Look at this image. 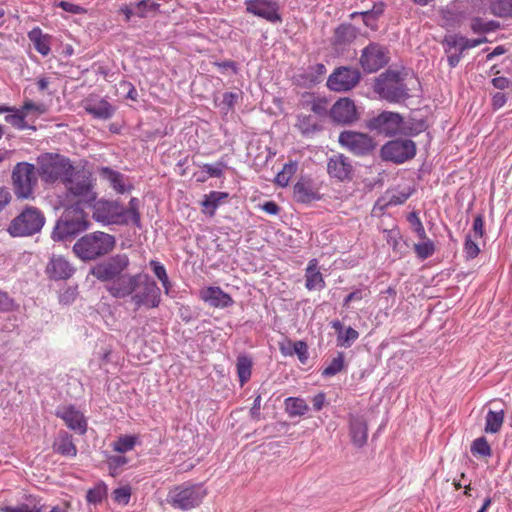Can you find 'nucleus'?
Segmentation results:
<instances>
[{
    "label": "nucleus",
    "mask_w": 512,
    "mask_h": 512,
    "mask_svg": "<svg viewBox=\"0 0 512 512\" xmlns=\"http://www.w3.org/2000/svg\"><path fill=\"white\" fill-rule=\"evenodd\" d=\"M130 266L126 253L115 254L98 262L90 274L105 283L106 291L116 299H129L135 309L158 308L161 304V289L147 273H125Z\"/></svg>",
    "instance_id": "obj_1"
},
{
    "label": "nucleus",
    "mask_w": 512,
    "mask_h": 512,
    "mask_svg": "<svg viewBox=\"0 0 512 512\" xmlns=\"http://www.w3.org/2000/svg\"><path fill=\"white\" fill-rule=\"evenodd\" d=\"M115 246V236L95 231L80 237L73 245V252L82 261H93L109 254Z\"/></svg>",
    "instance_id": "obj_2"
},
{
    "label": "nucleus",
    "mask_w": 512,
    "mask_h": 512,
    "mask_svg": "<svg viewBox=\"0 0 512 512\" xmlns=\"http://www.w3.org/2000/svg\"><path fill=\"white\" fill-rule=\"evenodd\" d=\"M34 165L39 178L47 185H53L56 182L63 183L65 178L71 175L74 170V166L68 157L53 152L38 155Z\"/></svg>",
    "instance_id": "obj_3"
},
{
    "label": "nucleus",
    "mask_w": 512,
    "mask_h": 512,
    "mask_svg": "<svg viewBox=\"0 0 512 512\" xmlns=\"http://www.w3.org/2000/svg\"><path fill=\"white\" fill-rule=\"evenodd\" d=\"M38 179V172L34 164L25 161L16 163L11 173L12 189L16 198L34 199Z\"/></svg>",
    "instance_id": "obj_4"
},
{
    "label": "nucleus",
    "mask_w": 512,
    "mask_h": 512,
    "mask_svg": "<svg viewBox=\"0 0 512 512\" xmlns=\"http://www.w3.org/2000/svg\"><path fill=\"white\" fill-rule=\"evenodd\" d=\"M374 91L390 103H400L410 97L404 78L394 70H387L377 78Z\"/></svg>",
    "instance_id": "obj_5"
},
{
    "label": "nucleus",
    "mask_w": 512,
    "mask_h": 512,
    "mask_svg": "<svg viewBox=\"0 0 512 512\" xmlns=\"http://www.w3.org/2000/svg\"><path fill=\"white\" fill-rule=\"evenodd\" d=\"M45 224L43 212L34 206H26L9 224L7 231L13 237L32 236Z\"/></svg>",
    "instance_id": "obj_6"
},
{
    "label": "nucleus",
    "mask_w": 512,
    "mask_h": 512,
    "mask_svg": "<svg viewBox=\"0 0 512 512\" xmlns=\"http://www.w3.org/2000/svg\"><path fill=\"white\" fill-rule=\"evenodd\" d=\"M205 496L203 485L185 482L170 490L167 501L173 508L187 511L199 506Z\"/></svg>",
    "instance_id": "obj_7"
},
{
    "label": "nucleus",
    "mask_w": 512,
    "mask_h": 512,
    "mask_svg": "<svg viewBox=\"0 0 512 512\" xmlns=\"http://www.w3.org/2000/svg\"><path fill=\"white\" fill-rule=\"evenodd\" d=\"M68 196H72L77 203H92L96 199L91 175L83 170L74 168L71 175L67 176L62 183Z\"/></svg>",
    "instance_id": "obj_8"
},
{
    "label": "nucleus",
    "mask_w": 512,
    "mask_h": 512,
    "mask_svg": "<svg viewBox=\"0 0 512 512\" xmlns=\"http://www.w3.org/2000/svg\"><path fill=\"white\" fill-rule=\"evenodd\" d=\"M92 218L104 225H128L123 214V205L116 200L99 199L92 201Z\"/></svg>",
    "instance_id": "obj_9"
},
{
    "label": "nucleus",
    "mask_w": 512,
    "mask_h": 512,
    "mask_svg": "<svg viewBox=\"0 0 512 512\" xmlns=\"http://www.w3.org/2000/svg\"><path fill=\"white\" fill-rule=\"evenodd\" d=\"M89 222L82 214L66 213L59 218L51 233L54 241H66L88 229Z\"/></svg>",
    "instance_id": "obj_10"
},
{
    "label": "nucleus",
    "mask_w": 512,
    "mask_h": 512,
    "mask_svg": "<svg viewBox=\"0 0 512 512\" xmlns=\"http://www.w3.org/2000/svg\"><path fill=\"white\" fill-rule=\"evenodd\" d=\"M416 155V144L410 139H395L388 141L381 148V158L384 161L402 164Z\"/></svg>",
    "instance_id": "obj_11"
},
{
    "label": "nucleus",
    "mask_w": 512,
    "mask_h": 512,
    "mask_svg": "<svg viewBox=\"0 0 512 512\" xmlns=\"http://www.w3.org/2000/svg\"><path fill=\"white\" fill-rule=\"evenodd\" d=\"M404 118L398 112L383 111L367 121V128L386 137L401 134Z\"/></svg>",
    "instance_id": "obj_12"
},
{
    "label": "nucleus",
    "mask_w": 512,
    "mask_h": 512,
    "mask_svg": "<svg viewBox=\"0 0 512 512\" xmlns=\"http://www.w3.org/2000/svg\"><path fill=\"white\" fill-rule=\"evenodd\" d=\"M361 79L357 68L340 66L329 75L326 85L331 91L347 92L355 88Z\"/></svg>",
    "instance_id": "obj_13"
},
{
    "label": "nucleus",
    "mask_w": 512,
    "mask_h": 512,
    "mask_svg": "<svg viewBox=\"0 0 512 512\" xmlns=\"http://www.w3.org/2000/svg\"><path fill=\"white\" fill-rule=\"evenodd\" d=\"M389 62L388 50L383 45L371 42L361 51L359 64L366 73H374Z\"/></svg>",
    "instance_id": "obj_14"
},
{
    "label": "nucleus",
    "mask_w": 512,
    "mask_h": 512,
    "mask_svg": "<svg viewBox=\"0 0 512 512\" xmlns=\"http://www.w3.org/2000/svg\"><path fill=\"white\" fill-rule=\"evenodd\" d=\"M338 141L342 147L358 156L370 154L376 146L372 137L355 131L341 132Z\"/></svg>",
    "instance_id": "obj_15"
},
{
    "label": "nucleus",
    "mask_w": 512,
    "mask_h": 512,
    "mask_svg": "<svg viewBox=\"0 0 512 512\" xmlns=\"http://www.w3.org/2000/svg\"><path fill=\"white\" fill-rule=\"evenodd\" d=\"M246 11L270 23L282 21L279 5L273 0H245Z\"/></svg>",
    "instance_id": "obj_16"
},
{
    "label": "nucleus",
    "mask_w": 512,
    "mask_h": 512,
    "mask_svg": "<svg viewBox=\"0 0 512 512\" xmlns=\"http://www.w3.org/2000/svg\"><path fill=\"white\" fill-rule=\"evenodd\" d=\"M331 119L339 124H351L358 120L355 103L349 98H340L329 111Z\"/></svg>",
    "instance_id": "obj_17"
},
{
    "label": "nucleus",
    "mask_w": 512,
    "mask_h": 512,
    "mask_svg": "<svg viewBox=\"0 0 512 512\" xmlns=\"http://www.w3.org/2000/svg\"><path fill=\"white\" fill-rule=\"evenodd\" d=\"M199 298L213 308H228L234 304L232 297L219 286H208L199 290Z\"/></svg>",
    "instance_id": "obj_18"
},
{
    "label": "nucleus",
    "mask_w": 512,
    "mask_h": 512,
    "mask_svg": "<svg viewBox=\"0 0 512 512\" xmlns=\"http://www.w3.org/2000/svg\"><path fill=\"white\" fill-rule=\"evenodd\" d=\"M55 415L58 418H61L69 429L75 431L79 435H84L86 433L87 422L84 415L73 405L59 408Z\"/></svg>",
    "instance_id": "obj_19"
},
{
    "label": "nucleus",
    "mask_w": 512,
    "mask_h": 512,
    "mask_svg": "<svg viewBox=\"0 0 512 512\" xmlns=\"http://www.w3.org/2000/svg\"><path fill=\"white\" fill-rule=\"evenodd\" d=\"M327 172L332 178L346 181L351 180L353 167L348 157L343 154H335L328 160Z\"/></svg>",
    "instance_id": "obj_20"
},
{
    "label": "nucleus",
    "mask_w": 512,
    "mask_h": 512,
    "mask_svg": "<svg viewBox=\"0 0 512 512\" xmlns=\"http://www.w3.org/2000/svg\"><path fill=\"white\" fill-rule=\"evenodd\" d=\"M462 39L463 36L460 34H450L446 35L442 40V45L444 52L447 55V62L450 68H455L463 56L464 51H461L463 44Z\"/></svg>",
    "instance_id": "obj_21"
},
{
    "label": "nucleus",
    "mask_w": 512,
    "mask_h": 512,
    "mask_svg": "<svg viewBox=\"0 0 512 512\" xmlns=\"http://www.w3.org/2000/svg\"><path fill=\"white\" fill-rule=\"evenodd\" d=\"M74 272V267L62 256H52L46 267L47 275L54 280L68 279Z\"/></svg>",
    "instance_id": "obj_22"
},
{
    "label": "nucleus",
    "mask_w": 512,
    "mask_h": 512,
    "mask_svg": "<svg viewBox=\"0 0 512 512\" xmlns=\"http://www.w3.org/2000/svg\"><path fill=\"white\" fill-rule=\"evenodd\" d=\"M84 109L88 114L100 120L112 118L116 111V108L104 98L87 99Z\"/></svg>",
    "instance_id": "obj_23"
},
{
    "label": "nucleus",
    "mask_w": 512,
    "mask_h": 512,
    "mask_svg": "<svg viewBox=\"0 0 512 512\" xmlns=\"http://www.w3.org/2000/svg\"><path fill=\"white\" fill-rule=\"evenodd\" d=\"M468 16L464 5L460 2L448 5L441 11V21L443 27H456L460 25Z\"/></svg>",
    "instance_id": "obj_24"
},
{
    "label": "nucleus",
    "mask_w": 512,
    "mask_h": 512,
    "mask_svg": "<svg viewBox=\"0 0 512 512\" xmlns=\"http://www.w3.org/2000/svg\"><path fill=\"white\" fill-rule=\"evenodd\" d=\"M100 174L118 194H124L133 189V185L128 181V178L118 171L109 167H102Z\"/></svg>",
    "instance_id": "obj_25"
},
{
    "label": "nucleus",
    "mask_w": 512,
    "mask_h": 512,
    "mask_svg": "<svg viewBox=\"0 0 512 512\" xmlns=\"http://www.w3.org/2000/svg\"><path fill=\"white\" fill-rule=\"evenodd\" d=\"M326 286L324 277L318 269V260L313 258L305 269V288L309 291L322 290Z\"/></svg>",
    "instance_id": "obj_26"
},
{
    "label": "nucleus",
    "mask_w": 512,
    "mask_h": 512,
    "mask_svg": "<svg viewBox=\"0 0 512 512\" xmlns=\"http://www.w3.org/2000/svg\"><path fill=\"white\" fill-rule=\"evenodd\" d=\"M294 198L300 203H310L312 201L320 199L317 191L315 190L313 183L310 179L301 178L294 185Z\"/></svg>",
    "instance_id": "obj_27"
},
{
    "label": "nucleus",
    "mask_w": 512,
    "mask_h": 512,
    "mask_svg": "<svg viewBox=\"0 0 512 512\" xmlns=\"http://www.w3.org/2000/svg\"><path fill=\"white\" fill-rule=\"evenodd\" d=\"M350 437L356 447H363L368 438V428L365 420L361 417L350 418Z\"/></svg>",
    "instance_id": "obj_28"
},
{
    "label": "nucleus",
    "mask_w": 512,
    "mask_h": 512,
    "mask_svg": "<svg viewBox=\"0 0 512 512\" xmlns=\"http://www.w3.org/2000/svg\"><path fill=\"white\" fill-rule=\"evenodd\" d=\"M53 450L65 457H75L77 455V448L73 443L72 435L66 431L59 432L53 443Z\"/></svg>",
    "instance_id": "obj_29"
},
{
    "label": "nucleus",
    "mask_w": 512,
    "mask_h": 512,
    "mask_svg": "<svg viewBox=\"0 0 512 512\" xmlns=\"http://www.w3.org/2000/svg\"><path fill=\"white\" fill-rule=\"evenodd\" d=\"M385 5L383 2L375 3L372 9L362 12H353L350 17L354 19L357 16H361L364 24L372 30L378 28L377 21L384 12Z\"/></svg>",
    "instance_id": "obj_30"
},
{
    "label": "nucleus",
    "mask_w": 512,
    "mask_h": 512,
    "mask_svg": "<svg viewBox=\"0 0 512 512\" xmlns=\"http://www.w3.org/2000/svg\"><path fill=\"white\" fill-rule=\"evenodd\" d=\"M357 29L349 23L340 24L334 31V45L346 46L351 44L357 37Z\"/></svg>",
    "instance_id": "obj_31"
},
{
    "label": "nucleus",
    "mask_w": 512,
    "mask_h": 512,
    "mask_svg": "<svg viewBox=\"0 0 512 512\" xmlns=\"http://www.w3.org/2000/svg\"><path fill=\"white\" fill-rule=\"evenodd\" d=\"M28 38L33 43L35 50L42 56H47L50 53V36L43 34L39 27L29 31Z\"/></svg>",
    "instance_id": "obj_32"
},
{
    "label": "nucleus",
    "mask_w": 512,
    "mask_h": 512,
    "mask_svg": "<svg viewBox=\"0 0 512 512\" xmlns=\"http://www.w3.org/2000/svg\"><path fill=\"white\" fill-rule=\"evenodd\" d=\"M505 419V411L503 409L499 410H489L485 416V427L484 431L486 433L495 434L498 433L504 423Z\"/></svg>",
    "instance_id": "obj_33"
},
{
    "label": "nucleus",
    "mask_w": 512,
    "mask_h": 512,
    "mask_svg": "<svg viewBox=\"0 0 512 512\" xmlns=\"http://www.w3.org/2000/svg\"><path fill=\"white\" fill-rule=\"evenodd\" d=\"M228 196V193L221 191H211L209 194L205 195V199L202 201L204 213L213 217L216 209L225 199L228 198Z\"/></svg>",
    "instance_id": "obj_34"
},
{
    "label": "nucleus",
    "mask_w": 512,
    "mask_h": 512,
    "mask_svg": "<svg viewBox=\"0 0 512 512\" xmlns=\"http://www.w3.org/2000/svg\"><path fill=\"white\" fill-rule=\"evenodd\" d=\"M27 502L17 506H5L1 508V512H42L43 505L41 499L35 496H28Z\"/></svg>",
    "instance_id": "obj_35"
},
{
    "label": "nucleus",
    "mask_w": 512,
    "mask_h": 512,
    "mask_svg": "<svg viewBox=\"0 0 512 512\" xmlns=\"http://www.w3.org/2000/svg\"><path fill=\"white\" fill-rule=\"evenodd\" d=\"M252 359L247 355H239L236 360L237 376L239 378L240 386H244L251 378L252 374Z\"/></svg>",
    "instance_id": "obj_36"
},
{
    "label": "nucleus",
    "mask_w": 512,
    "mask_h": 512,
    "mask_svg": "<svg viewBox=\"0 0 512 512\" xmlns=\"http://www.w3.org/2000/svg\"><path fill=\"white\" fill-rule=\"evenodd\" d=\"M309 410L306 401L299 397H288L285 399V411L290 417L303 416Z\"/></svg>",
    "instance_id": "obj_37"
},
{
    "label": "nucleus",
    "mask_w": 512,
    "mask_h": 512,
    "mask_svg": "<svg viewBox=\"0 0 512 512\" xmlns=\"http://www.w3.org/2000/svg\"><path fill=\"white\" fill-rule=\"evenodd\" d=\"M10 114L5 116V121L12 125L17 130H26L30 129L32 131L36 130V127L33 125H29L27 123L26 115L22 112L20 108H15L13 111L9 112Z\"/></svg>",
    "instance_id": "obj_38"
},
{
    "label": "nucleus",
    "mask_w": 512,
    "mask_h": 512,
    "mask_svg": "<svg viewBox=\"0 0 512 512\" xmlns=\"http://www.w3.org/2000/svg\"><path fill=\"white\" fill-rule=\"evenodd\" d=\"M140 201L138 198L132 197L127 208L123 206L124 217L128 220V225L141 227V214L139 212Z\"/></svg>",
    "instance_id": "obj_39"
},
{
    "label": "nucleus",
    "mask_w": 512,
    "mask_h": 512,
    "mask_svg": "<svg viewBox=\"0 0 512 512\" xmlns=\"http://www.w3.org/2000/svg\"><path fill=\"white\" fill-rule=\"evenodd\" d=\"M500 24L497 21H485L481 17H473L470 22V28L474 34H487L497 30Z\"/></svg>",
    "instance_id": "obj_40"
},
{
    "label": "nucleus",
    "mask_w": 512,
    "mask_h": 512,
    "mask_svg": "<svg viewBox=\"0 0 512 512\" xmlns=\"http://www.w3.org/2000/svg\"><path fill=\"white\" fill-rule=\"evenodd\" d=\"M280 351L284 356H293L294 354L297 355L299 361L302 364H306L309 358L308 345L306 342L301 340L293 342V349H290L289 351H286L285 345H281Z\"/></svg>",
    "instance_id": "obj_41"
},
{
    "label": "nucleus",
    "mask_w": 512,
    "mask_h": 512,
    "mask_svg": "<svg viewBox=\"0 0 512 512\" xmlns=\"http://www.w3.org/2000/svg\"><path fill=\"white\" fill-rule=\"evenodd\" d=\"M296 127L303 135L313 134L321 130V126L311 115H298Z\"/></svg>",
    "instance_id": "obj_42"
},
{
    "label": "nucleus",
    "mask_w": 512,
    "mask_h": 512,
    "mask_svg": "<svg viewBox=\"0 0 512 512\" xmlns=\"http://www.w3.org/2000/svg\"><path fill=\"white\" fill-rule=\"evenodd\" d=\"M108 487L103 482H98L94 487L90 488L86 493V501L89 504H99L101 503L107 496Z\"/></svg>",
    "instance_id": "obj_43"
},
{
    "label": "nucleus",
    "mask_w": 512,
    "mask_h": 512,
    "mask_svg": "<svg viewBox=\"0 0 512 512\" xmlns=\"http://www.w3.org/2000/svg\"><path fill=\"white\" fill-rule=\"evenodd\" d=\"M421 240L422 242L415 243L413 248L416 256L420 260H426L435 253L436 248L434 242L429 239L427 235L426 238Z\"/></svg>",
    "instance_id": "obj_44"
},
{
    "label": "nucleus",
    "mask_w": 512,
    "mask_h": 512,
    "mask_svg": "<svg viewBox=\"0 0 512 512\" xmlns=\"http://www.w3.org/2000/svg\"><path fill=\"white\" fill-rule=\"evenodd\" d=\"M470 451L472 455L476 457H491L492 455V448L489 445L487 439L484 436L478 437L475 440H473Z\"/></svg>",
    "instance_id": "obj_45"
},
{
    "label": "nucleus",
    "mask_w": 512,
    "mask_h": 512,
    "mask_svg": "<svg viewBox=\"0 0 512 512\" xmlns=\"http://www.w3.org/2000/svg\"><path fill=\"white\" fill-rule=\"evenodd\" d=\"M137 441L138 437L135 435H121L113 442L112 447L118 453H126L135 447Z\"/></svg>",
    "instance_id": "obj_46"
},
{
    "label": "nucleus",
    "mask_w": 512,
    "mask_h": 512,
    "mask_svg": "<svg viewBox=\"0 0 512 512\" xmlns=\"http://www.w3.org/2000/svg\"><path fill=\"white\" fill-rule=\"evenodd\" d=\"M427 128L426 121L423 119L415 120L410 119L409 121L405 122L402 125V132L401 134L407 135V136H416L423 132Z\"/></svg>",
    "instance_id": "obj_47"
},
{
    "label": "nucleus",
    "mask_w": 512,
    "mask_h": 512,
    "mask_svg": "<svg viewBox=\"0 0 512 512\" xmlns=\"http://www.w3.org/2000/svg\"><path fill=\"white\" fill-rule=\"evenodd\" d=\"M491 11L498 17L512 16V0H492Z\"/></svg>",
    "instance_id": "obj_48"
},
{
    "label": "nucleus",
    "mask_w": 512,
    "mask_h": 512,
    "mask_svg": "<svg viewBox=\"0 0 512 512\" xmlns=\"http://www.w3.org/2000/svg\"><path fill=\"white\" fill-rule=\"evenodd\" d=\"M358 338L359 332L352 327H347L337 335V346L349 348Z\"/></svg>",
    "instance_id": "obj_49"
},
{
    "label": "nucleus",
    "mask_w": 512,
    "mask_h": 512,
    "mask_svg": "<svg viewBox=\"0 0 512 512\" xmlns=\"http://www.w3.org/2000/svg\"><path fill=\"white\" fill-rule=\"evenodd\" d=\"M297 171V164L290 162L284 165L283 169L276 175L275 182L285 187L288 185L290 178Z\"/></svg>",
    "instance_id": "obj_50"
},
{
    "label": "nucleus",
    "mask_w": 512,
    "mask_h": 512,
    "mask_svg": "<svg viewBox=\"0 0 512 512\" xmlns=\"http://www.w3.org/2000/svg\"><path fill=\"white\" fill-rule=\"evenodd\" d=\"M473 238L471 233H468L465 237L463 254L466 260H473L480 254V248Z\"/></svg>",
    "instance_id": "obj_51"
},
{
    "label": "nucleus",
    "mask_w": 512,
    "mask_h": 512,
    "mask_svg": "<svg viewBox=\"0 0 512 512\" xmlns=\"http://www.w3.org/2000/svg\"><path fill=\"white\" fill-rule=\"evenodd\" d=\"M344 368V354L338 352L337 356L332 359L327 367L322 371V376L332 377L338 374Z\"/></svg>",
    "instance_id": "obj_52"
},
{
    "label": "nucleus",
    "mask_w": 512,
    "mask_h": 512,
    "mask_svg": "<svg viewBox=\"0 0 512 512\" xmlns=\"http://www.w3.org/2000/svg\"><path fill=\"white\" fill-rule=\"evenodd\" d=\"M326 71V66L323 63H316L308 67L305 79L310 83H319Z\"/></svg>",
    "instance_id": "obj_53"
},
{
    "label": "nucleus",
    "mask_w": 512,
    "mask_h": 512,
    "mask_svg": "<svg viewBox=\"0 0 512 512\" xmlns=\"http://www.w3.org/2000/svg\"><path fill=\"white\" fill-rule=\"evenodd\" d=\"M242 92H225L223 94L221 102L218 104L221 110L226 113L234 108L237 104Z\"/></svg>",
    "instance_id": "obj_54"
},
{
    "label": "nucleus",
    "mask_w": 512,
    "mask_h": 512,
    "mask_svg": "<svg viewBox=\"0 0 512 512\" xmlns=\"http://www.w3.org/2000/svg\"><path fill=\"white\" fill-rule=\"evenodd\" d=\"M20 109L26 115V117L29 115V113H34L39 116L47 112V107L45 104L35 103L31 99H26Z\"/></svg>",
    "instance_id": "obj_55"
},
{
    "label": "nucleus",
    "mask_w": 512,
    "mask_h": 512,
    "mask_svg": "<svg viewBox=\"0 0 512 512\" xmlns=\"http://www.w3.org/2000/svg\"><path fill=\"white\" fill-rule=\"evenodd\" d=\"M128 463V459L122 455H112L107 459V465L111 476H116L119 469Z\"/></svg>",
    "instance_id": "obj_56"
},
{
    "label": "nucleus",
    "mask_w": 512,
    "mask_h": 512,
    "mask_svg": "<svg viewBox=\"0 0 512 512\" xmlns=\"http://www.w3.org/2000/svg\"><path fill=\"white\" fill-rule=\"evenodd\" d=\"M112 498L114 502L119 505L126 506L131 498V488L130 486H122L116 488L112 493Z\"/></svg>",
    "instance_id": "obj_57"
},
{
    "label": "nucleus",
    "mask_w": 512,
    "mask_h": 512,
    "mask_svg": "<svg viewBox=\"0 0 512 512\" xmlns=\"http://www.w3.org/2000/svg\"><path fill=\"white\" fill-rule=\"evenodd\" d=\"M407 221L411 224L413 231L416 233V235L419 237V239L426 238V231L425 228L417 214V212L412 211L407 216Z\"/></svg>",
    "instance_id": "obj_58"
},
{
    "label": "nucleus",
    "mask_w": 512,
    "mask_h": 512,
    "mask_svg": "<svg viewBox=\"0 0 512 512\" xmlns=\"http://www.w3.org/2000/svg\"><path fill=\"white\" fill-rule=\"evenodd\" d=\"M369 295V290L367 288H357L354 291L350 292L343 301V307L349 308L350 303L355 301H361L365 297Z\"/></svg>",
    "instance_id": "obj_59"
},
{
    "label": "nucleus",
    "mask_w": 512,
    "mask_h": 512,
    "mask_svg": "<svg viewBox=\"0 0 512 512\" xmlns=\"http://www.w3.org/2000/svg\"><path fill=\"white\" fill-rule=\"evenodd\" d=\"M226 164L223 161H218L215 164H204L202 169L208 173L210 177L220 178L223 175V170Z\"/></svg>",
    "instance_id": "obj_60"
},
{
    "label": "nucleus",
    "mask_w": 512,
    "mask_h": 512,
    "mask_svg": "<svg viewBox=\"0 0 512 512\" xmlns=\"http://www.w3.org/2000/svg\"><path fill=\"white\" fill-rule=\"evenodd\" d=\"M472 233L474 238H482L485 234L484 230V216L483 214H478L473 221L472 225Z\"/></svg>",
    "instance_id": "obj_61"
},
{
    "label": "nucleus",
    "mask_w": 512,
    "mask_h": 512,
    "mask_svg": "<svg viewBox=\"0 0 512 512\" xmlns=\"http://www.w3.org/2000/svg\"><path fill=\"white\" fill-rule=\"evenodd\" d=\"M154 275L159 279V281H166L167 279V272L162 263L156 260H151L149 263Z\"/></svg>",
    "instance_id": "obj_62"
},
{
    "label": "nucleus",
    "mask_w": 512,
    "mask_h": 512,
    "mask_svg": "<svg viewBox=\"0 0 512 512\" xmlns=\"http://www.w3.org/2000/svg\"><path fill=\"white\" fill-rule=\"evenodd\" d=\"M327 104V100L325 99H316L311 104V110L316 115L325 116L328 113Z\"/></svg>",
    "instance_id": "obj_63"
},
{
    "label": "nucleus",
    "mask_w": 512,
    "mask_h": 512,
    "mask_svg": "<svg viewBox=\"0 0 512 512\" xmlns=\"http://www.w3.org/2000/svg\"><path fill=\"white\" fill-rule=\"evenodd\" d=\"M462 41H463V44L461 47V51H465V50L477 47L483 43L488 42V39L485 36L481 37V38H476V39H469V38L463 36Z\"/></svg>",
    "instance_id": "obj_64"
}]
</instances>
